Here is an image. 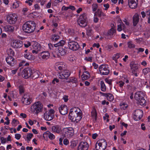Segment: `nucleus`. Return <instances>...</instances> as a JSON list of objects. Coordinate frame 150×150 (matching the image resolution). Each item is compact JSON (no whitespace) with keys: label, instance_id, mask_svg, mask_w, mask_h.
<instances>
[{"label":"nucleus","instance_id":"nucleus-1","mask_svg":"<svg viewBox=\"0 0 150 150\" xmlns=\"http://www.w3.org/2000/svg\"><path fill=\"white\" fill-rule=\"evenodd\" d=\"M82 117V114L79 109L74 108L70 109L69 117L72 122L77 123Z\"/></svg>","mask_w":150,"mask_h":150},{"label":"nucleus","instance_id":"nucleus-2","mask_svg":"<svg viewBox=\"0 0 150 150\" xmlns=\"http://www.w3.org/2000/svg\"><path fill=\"white\" fill-rule=\"evenodd\" d=\"M146 98L145 93L141 91L137 92L135 93L134 96V99L139 104L143 106L146 105Z\"/></svg>","mask_w":150,"mask_h":150},{"label":"nucleus","instance_id":"nucleus-3","mask_svg":"<svg viewBox=\"0 0 150 150\" xmlns=\"http://www.w3.org/2000/svg\"><path fill=\"white\" fill-rule=\"evenodd\" d=\"M35 27V23L34 21H29L23 24L22 26V30L26 33H31L34 32Z\"/></svg>","mask_w":150,"mask_h":150},{"label":"nucleus","instance_id":"nucleus-4","mask_svg":"<svg viewBox=\"0 0 150 150\" xmlns=\"http://www.w3.org/2000/svg\"><path fill=\"white\" fill-rule=\"evenodd\" d=\"M43 106L39 101L35 102L31 106L30 111L31 113L38 114L42 110Z\"/></svg>","mask_w":150,"mask_h":150},{"label":"nucleus","instance_id":"nucleus-5","mask_svg":"<svg viewBox=\"0 0 150 150\" xmlns=\"http://www.w3.org/2000/svg\"><path fill=\"white\" fill-rule=\"evenodd\" d=\"M107 145V142L105 139H101L97 141L95 148L96 150H104L106 148Z\"/></svg>","mask_w":150,"mask_h":150},{"label":"nucleus","instance_id":"nucleus-6","mask_svg":"<svg viewBox=\"0 0 150 150\" xmlns=\"http://www.w3.org/2000/svg\"><path fill=\"white\" fill-rule=\"evenodd\" d=\"M78 25L81 27H84L87 25V18L85 14L81 15L77 21Z\"/></svg>","mask_w":150,"mask_h":150},{"label":"nucleus","instance_id":"nucleus-7","mask_svg":"<svg viewBox=\"0 0 150 150\" xmlns=\"http://www.w3.org/2000/svg\"><path fill=\"white\" fill-rule=\"evenodd\" d=\"M63 134L67 138L71 137L74 135V130L71 127H66L63 129Z\"/></svg>","mask_w":150,"mask_h":150},{"label":"nucleus","instance_id":"nucleus-8","mask_svg":"<svg viewBox=\"0 0 150 150\" xmlns=\"http://www.w3.org/2000/svg\"><path fill=\"white\" fill-rule=\"evenodd\" d=\"M21 102L24 105H30L32 102V97L28 94H25L21 99Z\"/></svg>","mask_w":150,"mask_h":150},{"label":"nucleus","instance_id":"nucleus-9","mask_svg":"<svg viewBox=\"0 0 150 150\" xmlns=\"http://www.w3.org/2000/svg\"><path fill=\"white\" fill-rule=\"evenodd\" d=\"M54 111L53 109H50L48 111H46L44 114V119L47 121L52 120L54 117Z\"/></svg>","mask_w":150,"mask_h":150},{"label":"nucleus","instance_id":"nucleus-10","mask_svg":"<svg viewBox=\"0 0 150 150\" xmlns=\"http://www.w3.org/2000/svg\"><path fill=\"white\" fill-rule=\"evenodd\" d=\"M117 27V30L119 32L123 30L124 32H126L128 30L127 27L123 23L120 18L118 19Z\"/></svg>","mask_w":150,"mask_h":150},{"label":"nucleus","instance_id":"nucleus-11","mask_svg":"<svg viewBox=\"0 0 150 150\" xmlns=\"http://www.w3.org/2000/svg\"><path fill=\"white\" fill-rule=\"evenodd\" d=\"M6 19L9 23L14 24L17 20V16L15 13H10L7 16Z\"/></svg>","mask_w":150,"mask_h":150},{"label":"nucleus","instance_id":"nucleus-12","mask_svg":"<svg viewBox=\"0 0 150 150\" xmlns=\"http://www.w3.org/2000/svg\"><path fill=\"white\" fill-rule=\"evenodd\" d=\"M99 71L101 74L104 75H108L109 72L108 66L106 64L100 65L99 67Z\"/></svg>","mask_w":150,"mask_h":150},{"label":"nucleus","instance_id":"nucleus-13","mask_svg":"<svg viewBox=\"0 0 150 150\" xmlns=\"http://www.w3.org/2000/svg\"><path fill=\"white\" fill-rule=\"evenodd\" d=\"M33 71L30 68H28L24 69L22 72V76L25 79H28L32 76Z\"/></svg>","mask_w":150,"mask_h":150},{"label":"nucleus","instance_id":"nucleus-14","mask_svg":"<svg viewBox=\"0 0 150 150\" xmlns=\"http://www.w3.org/2000/svg\"><path fill=\"white\" fill-rule=\"evenodd\" d=\"M11 45L13 47L18 48L21 47L23 44L21 41L13 39L11 41Z\"/></svg>","mask_w":150,"mask_h":150},{"label":"nucleus","instance_id":"nucleus-15","mask_svg":"<svg viewBox=\"0 0 150 150\" xmlns=\"http://www.w3.org/2000/svg\"><path fill=\"white\" fill-rule=\"evenodd\" d=\"M142 111L139 109L135 111L134 113L133 118L136 121L139 120L143 116Z\"/></svg>","mask_w":150,"mask_h":150},{"label":"nucleus","instance_id":"nucleus-16","mask_svg":"<svg viewBox=\"0 0 150 150\" xmlns=\"http://www.w3.org/2000/svg\"><path fill=\"white\" fill-rule=\"evenodd\" d=\"M68 46L69 49L73 50H77L79 47L78 44L76 42H70L68 43Z\"/></svg>","mask_w":150,"mask_h":150},{"label":"nucleus","instance_id":"nucleus-17","mask_svg":"<svg viewBox=\"0 0 150 150\" xmlns=\"http://www.w3.org/2000/svg\"><path fill=\"white\" fill-rule=\"evenodd\" d=\"M41 49V47L40 45L37 42H34L32 49V53L37 54L40 51Z\"/></svg>","mask_w":150,"mask_h":150},{"label":"nucleus","instance_id":"nucleus-18","mask_svg":"<svg viewBox=\"0 0 150 150\" xmlns=\"http://www.w3.org/2000/svg\"><path fill=\"white\" fill-rule=\"evenodd\" d=\"M138 4V0H128V4L131 8L134 9L136 8Z\"/></svg>","mask_w":150,"mask_h":150},{"label":"nucleus","instance_id":"nucleus-19","mask_svg":"<svg viewBox=\"0 0 150 150\" xmlns=\"http://www.w3.org/2000/svg\"><path fill=\"white\" fill-rule=\"evenodd\" d=\"M88 144L85 142H81L78 146V150H87L88 148Z\"/></svg>","mask_w":150,"mask_h":150},{"label":"nucleus","instance_id":"nucleus-20","mask_svg":"<svg viewBox=\"0 0 150 150\" xmlns=\"http://www.w3.org/2000/svg\"><path fill=\"white\" fill-rule=\"evenodd\" d=\"M60 113L63 115H65L68 112V108L67 106L64 105H61L59 108Z\"/></svg>","mask_w":150,"mask_h":150},{"label":"nucleus","instance_id":"nucleus-21","mask_svg":"<svg viewBox=\"0 0 150 150\" xmlns=\"http://www.w3.org/2000/svg\"><path fill=\"white\" fill-rule=\"evenodd\" d=\"M6 60L8 64L13 66L16 63V60L12 57L8 56L6 58Z\"/></svg>","mask_w":150,"mask_h":150},{"label":"nucleus","instance_id":"nucleus-22","mask_svg":"<svg viewBox=\"0 0 150 150\" xmlns=\"http://www.w3.org/2000/svg\"><path fill=\"white\" fill-rule=\"evenodd\" d=\"M129 65L132 73L133 74L135 73L138 68V64L134 62H132L130 63Z\"/></svg>","mask_w":150,"mask_h":150},{"label":"nucleus","instance_id":"nucleus-23","mask_svg":"<svg viewBox=\"0 0 150 150\" xmlns=\"http://www.w3.org/2000/svg\"><path fill=\"white\" fill-rule=\"evenodd\" d=\"M39 55L43 59H47L49 58L50 54L48 51H44L39 53Z\"/></svg>","mask_w":150,"mask_h":150},{"label":"nucleus","instance_id":"nucleus-24","mask_svg":"<svg viewBox=\"0 0 150 150\" xmlns=\"http://www.w3.org/2000/svg\"><path fill=\"white\" fill-rule=\"evenodd\" d=\"M52 130L53 132L58 134L60 133L62 130L61 127L58 125L52 126Z\"/></svg>","mask_w":150,"mask_h":150},{"label":"nucleus","instance_id":"nucleus-25","mask_svg":"<svg viewBox=\"0 0 150 150\" xmlns=\"http://www.w3.org/2000/svg\"><path fill=\"white\" fill-rule=\"evenodd\" d=\"M33 136V134L32 133H28L27 134L23 135V137L27 142L28 143L30 140Z\"/></svg>","mask_w":150,"mask_h":150},{"label":"nucleus","instance_id":"nucleus-26","mask_svg":"<svg viewBox=\"0 0 150 150\" xmlns=\"http://www.w3.org/2000/svg\"><path fill=\"white\" fill-rule=\"evenodd\" d=\"M91 116L93 120L96 121L97 119V113L96 109L94 107L93 108L91 112Z\"/></svg>","mask_w":150,"mask_h":150},{"label":"nucleus","instance_id":"nucleus-27","mask_svg":"<svg viewBox=\"0 0 150 150\" xmlns=\"http://www.w3.org/2000/svg\"><path fill=\"white\" fill-rule=\"evenodd\" d=\"M139 16L137 13H135L133 16V23L134 26H136L139 22Z\"/></svg>","mask_w":150,"mask_h":150},{"label":"nucleus","instance_id":"nucleus-28","mask_svg":"<svg viewBox=\"0 0 150 150\" xmlns=\"http://www.w3.org/2000/svg\"><path fill=\"white\" fill-rule=\"evenodd\" d=\"M70 73L69 70H65L62 72V76H61L62 79L67 78L70 75Z\"/></svg>","mask_w":150,"mask_h":150},{"label":"nucleus","instance_id":"nucleus-29","mask_svg":"<svg viewBox=\"0 0 150 150\" xmlns=\"http://www.w3.org/2000/svg\"><path fill=\"white\" fill-rule=\"evenodd\" d=\"M90 75L88 71L83 72V75L81 76L82 79L83 80H85L88 79L90 77Z\"/></svg>","mask_w":150,"mask_h":150},{"label":"nucleus","instance_id":"nucleus-30","mask_svg":"<svg viewBox=\"0 0 150 150\" xmlns=\"http://www.w3.org/2000/svg\"><path fill=\"white\" fill-rule=\"evenodd\" d=\"M58 54L59 56H64L66 53V51L65 49L62 47H59L58 49Z\"/></svg>","mask_w":150,"mask_h":150},{"label":"nucleus","instance_id":"nucleus-31","mask_svg":"<svg viewBox=\"0 0 150 150\" xmlns=\"http://www.w3.org/2000/svg\"><path fill=\"white\" fill-rule=\"evenodd\" d=\"M4 29L6 32H11L13 31L14 28L13 26L8 25L4 27Z\"/></svg>","mask_w":150,"mask_h":150},{"label":"nucleus","instance_id":"nucleus-32","mask_svg":"<svg viewBox=\"0 0 150 150\" xmlns=\"http://www.w3.org/2000/svg\"><path fill=\"white\" fill-rule=\"evenodd\" d=\"M104 96H105L107 99L110 101H112L114 99V97L113 95L111 93H108L104 94Z\"/></svg>","mask_w":150,"mask_h":150},{"label":"nucleus","instance_id":"nucleus-33","mask_svg":"<svg viewBox=\"0 0 150 150\" xmlns=\"http://www.w3.org/2000/svg\"><path fill=\"white\" fill-rule=\"evenodd\" d=\"M24 56L26 59L29 60L32 59V55L30 54L29 52H28L27 50H25Z\"/></svg>","mask_w":150,"mask_h":150},{"label":"nucleus","instance_id":"nucleus-34","mask_svg":"<svg viewBox=\"0 0 150 150\" xmlns=\"http://www.w3.org/2000/svg\"><path fill=\"white\" fill-rule=\"evenodd\" d=\"M116 32V30L115 28H112L108 32V35L110 36H112Z\"/></svg>","mask_w":150,"mask_h":150},{"label":"nucleus","instance_id":"nucleus-35","mask_svg":"<svg viewBox=\"0 0 150 150\" xmlns=\"http://www.w3.org/2000/svg\"><path fill=\"white\" fill-rule=\"evenodd\" d=\"M65 43L64 40H62L59 41L57 43L54 45V47H57L59 46H63Z\"/></svg>","mask_w":150,"mask_h":150},{"label":"nucleus","instance_id":"nucleus-36","mask_svg":"<svg viewBox=\"0 0 150 150\" xmlns=\"http://www.w3.org/2000/svg\"><path fill=\"white\" fill-rule=\"evenodd\" d=\"M6 53L8 56L12 57L14 55V52L11 48L8 49L6 51Z\"/></svg>","mask_w":150,"mask_h":150},{"label":"nucleus","instance_id":"nucleus-37","mask_svg":"<svg viewBox=\"0 0 150 150\" xmlns=\"http://www.w3.org/2000/svg\"><path fill=\"white\" fill-rule=\"evenodd\" d=\"M20 3L18 1H16L12 4L11 8H18L20 4Z\"/></svg>","mask_w":150,"mask_h":150},{"label":"nucleus","instance_id":"nucleus-38","mask_svg":"<svg viewBox=\"0 0 150 150\" xmlns=\"http://www.w3.org/2000/svg\"><path fill=\"white\" fill-rule=\"evenodd\" d=\"M98 16L100 17L101 19H104L106 17L105 14L102 12L101 11H98Z\"/></svg>","mask_w":150,"mask_h":150},{"label":"nucleus","instance_id":"nucleus-39","mask_svg":"<svg viewBox=\"0 0 150 150\" xmlns=\"http://www.w3.org/2000/svg\"><path fill=\"white\" fill-rule=\"evenodd\" d=\"M59 38V36L56 34L52 35L51 37V39L54 41H57Z\"/></svg>","mask_w":150,"mask_h":150},{"label":"nucleus","instance_id":"nucleus-40","mask_svg":"<svg viewBox=\"0 0 150 150\" xmlns=\"http://www.w3.org/2000/svg\"><path fill=\"white\" fill-rule=\"evenodd\" d=\"M101 89L103 91H105L106 90V87L103 81L100 82Z\"/></svg>","mask_w":150,"mask_h":150},{"label":"nucleus","instance_id":"nucleus-41","mask_svg":"<svg viewBox=\"0 0 150 150\" xmlns=\"http://www.w3.org/2000/svg\"><path fill=\"white\" fill-rule=\"evenodd\" d=\"M56 65L57 66L59 69L61 70L64 67V65L61 62H58L56 63Z\"/></svg>","mask_w":150,"mask_h":150},{"label":"nucleus","instance_id":"nucleus-42","mask_svg":"<svg viewBox=\"0 0 150 150\" xmlns=\"http://www.w3.org/2000/svg\"><path fill=\"white\" fill-rule=\"evenodd\" d=\"M49 131H47L45 132L43 134V137L44 139L46 140H47L49 138Z\"/></svg>","mask_w":150,"mask_h":150},{"label":"nucleus","instance_id":"nucleus-43","mask_svg":"<svg viewBox=\"0 0 150 150\" xmlns=\"http://www.w3.org/2000/svg\"><path fill=\"white\" fill-rule=\"evenodd\" d=\"M120 106L121 108L123 110H125L128 107L127 104L125 103H120Z\"/></svg>","mask_w":150,"mask_h":150},{"label":"nucleus","instance_id":"nucleus-44","mask_svg":"<svg viewBox=\"0 0 150 150\" xmlns=\"http://www.w3.org/2000/svg\"><path fill=\"white\" fill-rule=\"evenodd\" d=\"M146 17L148 19V22L150 23V10H149L146 12Z\"/></svg>","mask_w":150,"mask_h":150},{"label":"nucleus","instance_id":"nucleus-45","mask_svg":"<svg viewBox=\"0 0 150 150\" xmlns=\"http://www.w3.org/2000/svg\"><path fill=\"white\" fill-rule=\"evenodd\" d=\"M29 65V63L25 62L24 61H22L19 64V67H21L24 66H27Z\"/></svg>","mask_w":150,"mask_h":150},{"label":"nucleus","instance_id":"nucleus-46","mask_svg":"<svg viewBox=\"0 0 150 150\" xmlns=\"http://www.w3.org/2000/svg\"><path fill=\"white\" fill-rule=\"evenodd\" d=\"M19 89L20 94H21L24 92L25 91V88L23 86H19Z\"/></svg>","mask_w":150,"mask_h":150},{"label":"nucleus","instance_id":"nucleus-47","mask_svg":"<svg viewBox=\"0 0 150 150\" xmlns=\"http://www.w3.org/2000/svg\"><path fill=\"white\" fill-rule=\"evenodd\" d=\"M19 122L18 121L15 119H13L12 120V122H11V124H12V125L14 126H16L17 125L19 124Z\"/></svg>","mask_w":150,"mask_h":150},{"label":"nucleus","instance_id":"nucleus-48","mask_svg":"<svg viewBox=\"0 0 150 150\" xmlns=\"http://www.w3.org/2000/svg\"><path fill=\"white\" fill-rule=\"evenodd\" d=\"M128 46L130 48H134L135 46V45L131 42L128 43Z\"/></svg>","mask_w":150,"mask_h":150},{"label":"nucleus","instance_id":"nucleus-49","mask_svg":"<svg viewBox=\"0 0 150 150\" xmlns=\"http://www.w3.org/2000/svg\"><path fill=\"white\" fill-rule=\"evenodd\" d=\"M49 138L50 140H53L55 139V136L50 132H49Z\"/></svg>","mask_w":150,"mask_h":150},{"label":"nucleus","instance_id":"nucleus-50","mask_svg":"<svg viewBox=\"0 0 150 150\" xmlns=\"http://www.w3.org/2000/svg\"><path fill=\"white\" fill-rule=\"evenodd\" d=\"M32 76L33 77H35V78H38L39 76L38 72L37 71H33Z\"/></svg>","mask_w":150,"mask_h":150},{"label":"nucleus","instance_id":"nucleus-51","mask_svg":"<svg viewBox=\"0 0 150 150\" xmlns=\"http://www.w3.org/2000/svg\"><path fill=\"white\" fill-rule=\"evenodd\" d=\"M149 72H150V69L148 68H145L143 70V72L145 74L148 73Z\"/></svg>","mask_w":150,"mask_h":150},{"label":"nucleus","instance_id":"nucleus-52","mask_svg":"<svg viewBox=\"0 0 150 150\" xmlns=\"http://www.w3.org/2000/svg\"><path fill=\"white\" fill-rule=\"evenodd\" d=\"M92 31V29L91 28H89L86 30V34L88 35H89Z\"/></svg>","mask_w":150,"mask_h":150},{"label":"nucleus","instance_id":"nucleus-53","mask_svg":"<svg viewBox=\"0 0 150 150\" xmlns=\"http://www.w3.org/2000/svg\"><path fill=\"white\" fill-rule=\"evenodd\" d=\"M24 45L25 47L27 48L30 46L31 43L29 41H26L24 43Z\"/></svg>","mask_w":150,"mask_h":150},{"label":"nucleus","instance_id":"nucleus-54","mask_svg":"<svg viewBox=\"0 0 150 150\" xmlns=\"http://www.w3.org/2000/svg\"><path fill=\"white\" fill-rule=\"evenodd\" d=\"M92 10L93 11H96L98 8V5L96 4H94L92 5Z\"/></svg>","mask_w":150,"mask_h":150},{"label":"nucleus","instance_id":"nucleus-55","mask_svg":"<svg viewBox=\"0 0 150 150\" xmlns=\"http://www.w3.org/2000/svg\"><path fill=\"white\" fill-rule=\"evenodd\" d=\"M7 141L6 139L3 137H1V141L2 144H5L7 142Z\"/></svg>","mask_w":150,"mask_h":150},{"label":"nucleus","instance_id":"nucleus-56","mask_svg":"<svg viewBox=\"0 0 150 150\" xmlns=\"http://www.w3.org/2000/svg\"><path fill=\"white\" fill-rule=\"evenodd\" d=\"M11 97H12L13 98H17V96H16H16L14 97V96L13 93H11L10 96H8V100L10 101H11L12 100V99L11 98Z\"/></svg>","mask_w":150,"mask_h":150},{"label":"nucleus","instance_id":"nucleus-57","mask_svg":"<svg viewBox=\"0 0 150 150\" xmlns=\"http://www.w3.org/2000/svg\"><path fill=\"white\" fill-rule=\"evenodd\" d=\"M108 117V115L107 113H106L103 116V119L107 122H108L109 121Z\"/></svg>","mask_w":150,"mask_h":150},{"label":"nucleus","instance_id":"nucleus-58","mask_svg":"<svg viewBox=\"0 0 150 150\" xmlns=\"http://www.w3.org/2000/svg\"><path fill=\"white\" fill-rule=\"evenodd\" d=\"M98 20L99 19L97 16L96 15V14H95L93 19L94 22L95 23H97L98 22Z\"/></svg>","mask_w":150,"mask_h":150},{"label":"nucleus","instance_id":"nucleus-59","mask_svg":"<svg viewBox=\"0 0 150 150\" xmlns=\"http://www.w3.org/2000/svg\"><path fill=\"white\" fill-rule=\"evenodd\" d=\"M123 21L125 24L126 25V26L128 28V26H129V23L128 21L125 18H124L123 20Z\"/></svg>","mask_w":150,"mask_h":150},{"label":"nucleus","instance_id":"nucleus-60","mask_svg":"<svg viewBox=\"0 0 150 150\" xmlns=\"http://www.w3.org/2000/svg\"><path fill=\"white\" fill-rule=\"evenodd\" d=\"M15 138L17 140H19L21 137V135L19 134H15Z\"/></svg>","mask_w":150,"mask_h":150},{"label":"nucleus","instance_id":"nucleus-61","mask_svg":"<svg viewBox=\"0 0 150 150\" xmlns=\"http://www.w3.org/2000/svg\"><path fill=\"white\" fill-rule=\"evenodd\" d=\"M5 119L6 121L4 122V125H8L10 123V120L8 117H6L5 118Z\"/></svg>","mask_w":150,"mask_h":150},{"label":"nucleus","instance_id":"nucleus-62","mask_svg":"<svg viewBox=\"0 0 150 150\" xmlns=\"http://www.w3.org/2000/svg\"><path fill=\"white\" fill-rule=\"evenodd\" d=\"M33 2V0H27L25 1V3L27 4H28L29 6L32 5Z\"/></svg>","mask_w":150,"mask_h":150},{"label":"nucleus","instance_id":"nucleus-63","mask_svg":"<svg viewBox=\"0 0 150 150\" xmlns=\"http://www.w3.org/2000/svg\"><path fill=\"white\" fill-rule=\"evenodd\" d=\"M34 7L35 10H38L40 9V6H39V5L37 4L34 5Z\"/></svg>","mask_w":150,"mask_h":150},{"label":"nucleus","instance_id":"nucleus-64","mask_svg":"<svg viewBox=\"0 0 150 150\" xmlns=\"http://www.w3.org/2000/svg\"><path fill=\"white\" fill-rule=\"evenodd\" d=\"M76 146V144L75 141H73L71 142V146L72 148H74Z\"/></svg>","mask_w":150,"mask_h":150}]
</instances>
